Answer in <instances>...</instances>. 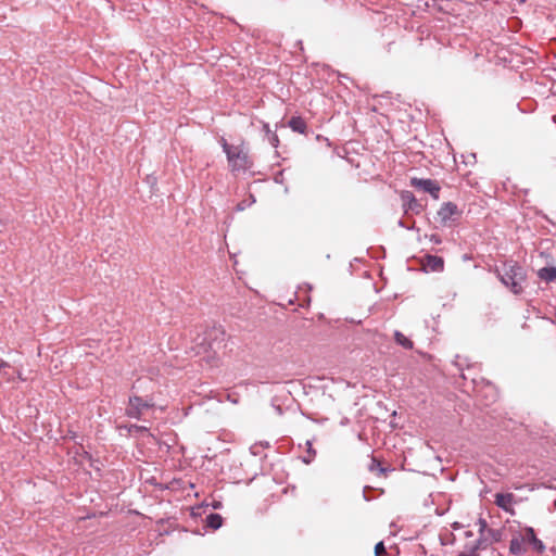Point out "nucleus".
<instances>
[{"instance_id": "obj_1", "label": "nucleus", "mask_w": 556, "mask_h": 556, "mask_svg": "<svg viewBox=\"0 0 556 556\" xmlns=\"http://www.w3.org/2000/svg\"><path fill=\"white\" fill-rule=\"evenodd\" d=\"M495 271L501 282L514 294H520L523 291V285L527 281V273L517 262H505L503 266L496 268Z\"/></svg>"}, {"instance_id": "obj_18", "label": "nucleus", "mask_w": 556, "mask_h": 556, "mask_svg": "<svg viewBox=\"0 0 556 556\" xmlns=\"http://www.w3.org/2000/svg\"><path fill=\"white\" fill-rule=\"evenodd\" d=\"M268 141L270 142V144L273 147H277L278 143H279V139H278V136L276 135V132H270L268 136Z\"/></svg>"}, {"instance_id": "obj_24", "label": "nucleus", "mask_w": 556, "mask_h": 556, "mask_svg": "<svg viewBox=\"0 0 556 556\" xmlns=\"http://www.w3.org/2000/svg\"><path fill=\"white\" fill-rule=\"evenodd\" d=\"M459 556H475V554L473 553L472 554L462 553V554H459Z\"/></svg>"}, {"instance_id": "obj_4", "label": "nucleus", "mask_w": 556, "mask_h": 556, "mask_svg": "<svg viewBox=\"0 0 556 556\" xmlns=\"http://www.w3.org/2000/svg\"><path fill=\"white\" fill-rule=\"evenodd\" d=\"M153 407L154 402L152 399H142L138 395H132L129 397L126 415L130 418L139 419L143 415L144 410Z\"/></svg>"}, {"instance_id": "obj_25", "label": "nucleus", "mask_w": 556, "mask_h": 556, "mask_svg": "<svg viewBox=\"0 0 556 556\" xmlns=\"http://www.w3.org/2000/svg\"><path fill=\"white\" fill-rule=\"evenodd\" d=\"M243 208H244V206H243L242 204H239V205H238V210H240V211H241V210H243Z\"/></svg>"}, {"instance_id": "obj_22", "label": "nucleus", "mask_w": 556, "mask_h": 556, "mask_svg": "<svg viewBox=\"0 0 556 556\" xmlns=\"http://www.w3.org/2000/svg\"><path fill=\"white\" fill-rule=\"evenodd\" d=\"M264 130L266 131V135L268 136L270 132H273L268 126V124H264Z\"/></svg>"}, {"instance_id": "obj_3", "label": "nucleus", "mask_w": 556, "mask_h": 556, "mask_svg": "<svg viewBox=\"0 0 556 556\" xmlns=\"http://www.w3.org/2000/svg\"><path fill=\"white\" fill-rule=\"evenodd\" d=\"M225 330L222 327H212L204 332V339L201 345L205 351L216 352L225 346Z\"/></svg>"}, {"instance_id": "obj_8", "label": "nucleus", "mask_w": 556, "mask_h": 556, "mask_svg": "<svg viewBox=\"0 0 556 556\" xmlns=\"http://www.w3.org/2000/svg\"><path fill=\"white\" fill-rule=\"evenodd\" d=\"M526 544L532 545V548L538 552L539 554H542L545 551V545L543 542L536 538V534L531 527L525 528L522 533L520 534Z\"/></svg>"}, {"instance_id": "obj_21", "label": "nucleus", "mask_w": 556, "mask_h": 556, "mask_svg": "<svg viewBox=\"0 0 556 556\" xmlns=\"http://www.w3.org/2000/svg\"><path fill=\"white\" fill-rule=\"evenodd\" d=\"M430 240L435 244L441 243V238L438 235H431Z\"/></svg>"}, {"instance_id": "obj_5", "label": "nucleus", "mask_w": 556, "mask_h": 556, "mask_svg": "<svg viewBox=\"0 0 556 556\" xmlns=\"http://www.w3.org/2000/svg\"><path fill=\"white\" fill-rule=\"evenodd\" d=\"M410 185L416 189L430 193L434 200H438L440 197L441 187L435 180L414 177L410 179Z\"/></svg>"}, {"instance_id": "obj_9", "label": "nucleus", "mask_w": 556, "mask_h": 556, "mask_svg": "<svg viewBox=\"0 0 556 556\" xmlns=\"http://www.w3.org/2000/svg\"><path fill=\"white\" fill-rule=\"evenodd\" d=\"M515 503V496L513 493H496L495 504L503 510L514 514L513 505Z\"/></svg>"}, {"instance_id": "obj_16", "label": "nucleus", "mask_w": 556, "mask_h": 556, "mask_svg": "<svg viewBox=\"0 0 556 556\" xmlns=\"http://www.w3.org/2000/svg\"><path fill=\"white\" fill-rule=\"evenodd\" d=\"M205 523H206V527H208L213 530H217L223 525V517L219 514H210L205 518Z\"/></svg>"}, {"instance_id": "obj_19", "label": "nucleus", "mask_w": 556, "mask_h": 556, "mask_svg": "<svg viewBox=\"0 0 556 556\" xmlns=\"http://www.w3.org/2000/svg\"><path fill=\"white\" fill-rule=\"evenodd\" d=\"M14 378L16 377L21 381H26V378L23 376L21 369L13 368Z\"/></svg>"}, {"instance_id": "obj_17", "label": "nucleus", "mask_w": 556, "mask_h": 556, "mask_svg": "<svg viewBox=\"0 0 556 556\" xmlns=\"http://www.w3.org/2000/svg\"><path fill=\"white\" fill-rule=\"evenodd\" d=\"M375 554H376V556H387V551H386L383 542H379L376 544Z\"/></svg>"}, {"instance_id": "obj_15", "label": "nucleus", "mask_w": 556, "mask_h": 556, "mask_svg": "<svg viewBox=\"0 0 556 556\" xmlns=\"http://www.w3.org/2000/svg\"><path fill=\"white\" fill-rule=\"evenodd\" d=\"M394 340L399 345L406 350H412L414 348L413 341L399 330L394 332Z\"/></svg>"}, {"instance_id": "obj_14", "label": "nucleus", "mask_w": 556, "mask_h": 556, "mask_svg": "<svg viewBox=\"0 0 556 556\" xmlns=\"http://www.w3.org/2000/svg\"><path fill=\"white\" fill-rule=\"evenodd\" d=\"M538 276L541 280H544L546 282H552V281L556 280V267L555 266L543 267V268L539 269Z\"/></svg>"}, {"instance_id": "obj_26", "label": "nucleus", "mask_w": 556, "mask_h": 556, "mask_svg": "<svg viewBox=\"0 0 556 556\" xmlns=\"http://www.w3.org/2000/svg\"><path fill=\"white\" fill-rule=\"evenodd\" d=\"M555 321H556V308H555Z\"/></svg>"}, {"instance_id": "obj_2", "label": "nucleus", "mask_w": 556, "mask_h": 556, "mask_svg": "<svg viewBox=\"0 0 556 556\" xmlns=\"http://www.w3.org/2000/svg\"><path fill=\"white\" fill-rule=\"evenodd\" d=\"M220 143L232 172L247 170L252 166L248 152L242 147L228 144L224 138Z\"/></svg>"}, {"instance_id": "obj_6", "label": "nucleus", "mask_w": 556, "mask_h": 556, "mask_svg": "<svg viewBox=\"0 0 556 556\" xmlns=\"http://www.w3.org/2000/svg\"><path fill=\"white\" fill-rule=\"evenodd\" d=\"M401 200L403 203V208L405 214L408 212H412L414 214H419L422 211V205L420 202L415 198V195L410 191H402L401 192Z\"/></svg>"}, {"instance_id": "obj_23", "label": "nucleus", "mask_w": 556, "mask_h": 556, "mask_svg": "<svg viewBox=\"0 0 556 556\" xmlns=\"http://www.w3.org/2000/svg\"><path fill=\"white\" fill-rule=\"evenodd\" d=\"M306 444H307V446H308V450H307V451H308V453H311V451H312V443H311L309 441H307V443H306Z\"/></svg>"}, {"instance_id": "obj_13", "label": "nucleus", "mask_w": 556, "mask_h": 556, "mask_svg": "<svg viewBox=\"0 0 556 556\" xmlns=\"http://www.w3.org/2000/svg\"><path fill=\"white\" fill-rule=\"evenodd\" d=\"M426 266L432 271H441L444 267V261L440 256L435 255H427L426 256Z\"/></svg>"}, {"instance_id": "obj_20", "label": "nucleus", "mask_w": 556, "mask_h": 556, "mask_svg": "<svg viewBox=\"0 0 556 556\" xmlns=\"http://www.w3.org/2000/svg\"><path fill=\"white\" fill-rule=\"evenodd\" d=\"M479 531L482 534L483 531L486 529V521L484 519H479Z\"/></svg>"}, {"instance_id": "obj_12", "label": "nucleus", "mask_w": 556, "mask_h": 556, "mask_svg": "<svg viewBox=\"0 0 556 556\" xmlns=\"http://www.w3.org/2000/svg\"><path fill=\"white\" fill-rule=\"evenodd\" d=\"M509 551L514 555H521L526 553V543L521 535L511 539L509 544Z\"/></svg>"}, {"instance_id": "obj_11", "label": "nucleus", "mask_w": 556, "mask_h": 556, "mask_svg": "<svg viewBox=\"0 0 556 556\" xmlns=\"http://www.w3.org/2000/svg\"><path fill=\"white\" fill-rule=\"evenodd\" d=\"M288 125L294 132H299L301 135H306L307 132L306 122L300 116H293L289 121Z\"/></svg>"}, {"instance_id": "obj_7", "label": "nucleus", "mask_w": 556, "mask_h": 556, "mask_svg": "<svg viewBox=\"0 0 556 556\" xmlns=\"http://www.w3.org/2000/svg\"><path fill=\"white\" fill-rule=\"evenodd\" d=\"M459 215L457 205L453 202H445L438 211V217L442 224H447L453 220L455 216Z\"/></svg>"}, {"instance_id": "obj_10", "label": "nucleus", "mask_w": 556, "mask_h": 556, "mask_svg": "<svg viewBox=\"0 0 556 556\" xmlns=\"http://www.w3.org/2000/svg\"><path fill=\"white\" fill-rule=\"evenodd\" d=\"M13 368L11 364L0 358V376L4 382L11 383L14 381Z\"/></svg>"}]
</instances>
